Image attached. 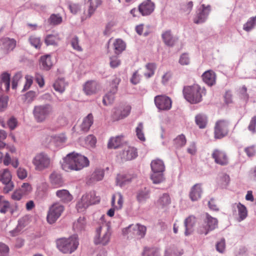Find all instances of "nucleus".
I'll return each mask as SVG.
<instances>
[{"label":"nucleus","instance_id":"4d7b16f0","mask_svg":"<svg viewBox=\"0 0 256 256\" xmlns=\"http://www.w3.org/2000/svg\"><path fill=\"white\" fill-rule=\"evenodd\" d=\"M50 22L54 25H57L62 22V18L59 14H52L50 18Z\"/></svg>","mask_w":256,"mask_h":256},{"label":"nucleus","instance_id":"e433bc0d","mask_svg":"<svg viewBox=\"0 0 256 256\" xmlns=\"http://www.w3.org/2000/svg\"><path fill=\"white\" fill-rule=\"evenodd\" d=\"M12 174L8 168H4L0 170V182L3 183H7L12 180Z\"/></svg>","mask_w":256,"mask_h":256},{"label":"nucleus","instance_id":"a878e982","mask_svg":"<svg viewBox=\"0 0 256 256\" xmlns=\"http://www.w3.org/2000/svg\"><path fill=\"white\" fill-rule=\"evenodd\" d=\"M123 203V196L120 192H116L112 195L111 202L112 207H114L116 210H121Z\"/></svg>","mask_w":256,"mask_h":256},{"label":"nucleus","instance_id":"79ce46f5","mask_svg":"<svg viewBox=\"0 0 256 256\" xmlns=\"http://www.w3.org/2000/svg\"><path fill=\"white\" fill-rule=\"evenodd\" d=\"M150 178L154 184H158L164 180L163 172H152Z\"/></svg>","mask_w":256,"mask_h":256},{"label":"nucleus","instance_id":"a211bd4d","mask_svg":"<svg viewBox=\"0 0 256 256\" xmlns=\"http://www.w3.org/2000/svg\"><path fill=\"white\" fill-rule=\"evenodd\" d=\"M154 9V4L150 0L143 2L138 6L139 12L144 16L150 14Z\"/></svg>","mask_w":256,"mask_h":256},{"label":"nucleus","instance_id":"680f3d73","mask_svg":"<svg viewBox=\"0 0 256 256\" xmlns=\"http://www.w3.org/2000/svg\"><path fill=\"white\" fill-rule=\"evenodd\" d=\"M24 195L29 194L32 190V186L30 184L24 183L20 188L19 189Z\"/></svg>","mask_w":256,"mask_h":256},{"label":"nucleus","instance_id":"bf43d9fd","mask_svg":"<svg viewBox=\"0 0 256 256\" xmlns=\"http://www.w3.org/2000/svg\"><path fill=\"white\" fill-rule=\"evenodd\" d=\"M122 108V112L120 114L116 115V118L118 119H122L127 116L130 111L131 108L130 106H126Z\"/></svg>","mask_w":256,"mask_h":256},{"label":"nucleus","instance_id":"bb28decb","mask_svg":"<svg viewBox=\"0 0 256 256\" xmlns=\"http://www.w3.org/2000/svg\"><path fill=\"white\" fill-rule=\"evenodd\" d=\"M56 196L64 203H68L73 199L72 196L66 190H60L56 191Z\"/></svg>","mask_w":256,"mask_h":256},{"label":"nucleus","instance_id":"6e6552de","mask_svg":"<svg viewBox=\"0 0 256 256\" xmlns=\"http://www.w3.org/2000/svg\"><path fill=\"white\" fill-rule=\"evenodd\" d=\"M64 210V206L59 204L54 203L52 205L48 212L46 220L50 224L54 223L56 220L60 217Z\"/></svg>","mask_w":256,"mask_h":256},{"label":"nucleus","instance_id":"49530a36","mask_svg":"<svg viewBox=\"0 0 256 256\" xmlns=\"http://www.w3.org/2000/svg\"><path fill=\"white\" fill-rule=\"evenodd\" d=\"M136 134L137 138L142 142L146 140L144 132V126L142 122H139L136 128Z\"/></svg>","mask_w":256,"mask_h":256},{"label":"nucleus","instance_id":"8fccbe9b","mask_svg":"<svg viewBox=\"0 0 256 256\" xmlns=\"http://www.w3.org/2000/svg\"><path fill=\"white\" fill-rule=\"evenodd\" d=\"M174 142L176 148L182 147L186 144V137L184 134H180L175 138Z\"/></svg>","mask_w":256,"mask_h":256},{"label":"nucleus","instance_id":"4c0bfd02","mask_svg":"<svg viewBox=\"0 0 256 256\" xmlns=\"http://www.w3.org/2000/svg\"><path fill=\"white\" fill-rule=\"evenodd\" d=\"M0 84L2 86H4L6 91H8L10 86V75L7 72L1 74Z\"/></svg>","mask_w":256,"mask_h":256},{"label":"nucleus","instance_id":"09e8293b","mask_svg":"<svg viewBox=\"0 0 256 256\" xmlns=\"http://www.w3.org/2000/svg\"><path fill=\"white\" fill-rule=\"evenodd\" d=\"M96 143V138L92 134L88 136L85 138V144L88 148H94Z\"/></svg>","mask_w":256,"mask_h":256},{"label":"nucleus","instance_id":"c9c22d12","mask_svg":"<svg viewBox=\"0 0 256 256\" xmlns=\"http://www.w3.org/2000/svg\"><path fill=\"white\" fill-rule=\"evenodd\" d=\"M150 190L144 188L138 191L136 196L138 201L140 203L144 202L150 198Z\"/></svg>","mask_w":256,"mask_h":256},{"label":"nucleus","instance_id":"a18cd8bd","mask_svg":"<svg viewBox=\"0 0 256 256\" xmlns=\"http://www.w3.org/2000/svg\"><path fill=\"white\" fill-rule=\"evenodd\" d=\"M60 40L58 34H49L46 36L44 42L47 46L57 45Z\"/></svg>","mask_w":256,"mask_h":256},{"label":"nucleus","instance_id":"f03ea898","mask_svg":"<svg viewBox=\"0 0 256 256\" xmlns=\"http://www.w3.org/2000/svg\"><path fill=\"white\" fill-rule=\"evenodd\" d=\"M183 94L186 100L191 104H197L200 102L202 97L206 94L204 88H201L198 84L185 86Z\"/></svg>","mask_w":256,"mask_h":256},{"label":"nucleus","instance_id":"2eb2a0df","mask_svg":"<svg viewBox=\"0 0 256 256\" xmlns=\"http://www.w3.org/2000/svg\"><path fill=\"white\" fill-rule=\"evenodd\" d=\"M104 175V172L103 169L100 168H96L91 174L87 176L86 182L90 185L102 180Z\"/></svg>","mask_w":256,"mask_h":256},{"label":"nucleus","instance_id":"393cba45","mask_svg":"<svg viewBox=\"0 0 256 256\" xmlns=\"http://www.w3.org/2000/svg\"><path fill=\"white\" fill-rule=\"evenodd\" d=\"M232 208L234 210L235 212L236 208L238 210V220L239 222L244 220L247 217L248 211L246 207L244 205L241 204L240 203H236L232 204Z\"/></svg>","mask_w":256,"mask_h":256},{"label":"nucleus","instance_id":"9d476101","mask_svg":"<svg viewBox=\"0 0 256 256\" xmlns=\"http://www.w3.org/2000/svg\"><path fill=\"white\" fill-rule=\"evenodd\" d=\"M204 222L206 224L205 226H200L198 228V232L200 234L206 235L210 232L215 230L218 227V220L208 213L206 214Z\"/></svg>","mask_w":256,"mask_h":256},{"label":"nucleus","instance_id":"13d9d810","mask_svg":"<svg viewBox=\"0 0 256 256\" xmlns=\"http://www.w3.org/2000/svg\"><path fill=\"white\" fill-rule=\"evenodd\" d=\"M30 222V216L28 215L24 216L18 220V224L22 228H24L25 226Z\"/></svg>","mask_w":256,"mask_h":256},{"label":"nucleus","instance_id":"423d86ee","mask_svg":"<svg viewBox=\"0 0 256 256\" xmlns=\"http://www.w3.org/2000/svg\"><path fill=\"white\" fill-rule=\"evenodd\" d=\"M100 202V198L96 196V192L91 191L82 196L77 201L76 208L78 212H84L90 205Z\"/></svg>","mask_w":256,"mask_h":256},{"label":"nucleus","instance_id":"e2e57ef3","mask_svg":"<svg viewBox=\"0 0 256 256\" xmlns=\"http://www.w3.org/2000/svg\"><path fill=\"white\" fill-rule=\"evenodd\" d=\"M9 250V248L6 244L0 242V256H7Z\"/></svg>","mask_w":256,"mask_h":256},{"label":"nucleus","instance_id":"7c9ffc66","mask_svg":"<svg viewBox=\"0 0 256 256\" xmlns=\"http://www.w3.org/2000/svg\"><path fill=\"white\" fill-rule=\"evenodd\" d=\"M68 83L66 82L64 78H58L54 82L53 84V88L57 92L62 94L63 93Z\"/></svg>","mask_w":256,"mask_h":256},{"label":"nucleus","instance_id":"a19ab883","mask_svg":"<svg viewBox=\"0 0 256 256\" xmlns=\"http://www.w3.org/2000/svg\"><path fill=\"white\" fill-rule=\"evenodd\" d=\"M86 226V220L84 217H80L74 223L73 228L76 231H80L84 229Z\"/></svg>","mask_w":256,"mask_h":256},{"label":"nucleus","instance_id":"473e14b6","mask_svg":"<svg viewBox=\"0 0 256 256\" xmlns=\"http://www.w3.org/2000/svg\"><path fill=\"white\" fill-rule=\"evenodd\" d=\"M132 177L129 174H119L117 176L116 184L122 187L131 182Z\"/></svg>","mask_w":256,"mask_h":256},{"label":"nucleus","instance_id":"39448f33","mask_svg":"<svg viewBox=\"0 0 256 256\" xmlns=\"http://www.w3.org/2000/svg\"><path fill=\"white\" fill-rule=\"evenodd\" d=\"M53 108L50 104L38 105L34 106L32 114L34 120L38 123H42L52 114Z\"/></svg>","mask_w":256,"mask_h":256},{"label":"nucleus","instance_id":"6ab92c4d","mask_svg":"<svg viewBox=\"0 0 256 256\" xmlns=\"http://www.w3.org/2000/svg\"><path fill=\"white\" fill-rule=\"evenodd\" d=\"M212 157L216 164L225 165L228 163V159L226 153L220 150L216 149L212 154Z\"/></svg>","mask_w":256,"mask_h":256},{"label":"nucleus","instance_id":"37998d69","mask_svg":"<svg viewBox=\"0 0 256 256\" xmlns=\"http://www.w3.org/2000/svg\"><path fill=\"white\" fill-rule=\"evenodd\" d=\"M195 121L200 128H204L206 125L207 118L204 114H198L196 116Z\"/></svg>","mask_w":256,"mask_h":256},{"label":"nucleus","instance_id":"f257e3e1","mask_svg":"<svg viewBox=\"0 0 256 256\" xmlns=\"http://www.w3.org/2000/svg\"><path fill=\"white\" fill-rule=\"evenodd\" d=\"M89 165L90 161L87 157L72 152L64 158L62 168L66 172L78 171L88 166Z\"/></svg>","mask_w":256,"mask_h":256},{"label":"nucleus","instance_id":"412c9836","mask_svg":"<svg viewBox=\"0 0 256 256\" xmlns=\"http://www.w3.org/2000/svg\"><path fill=\"white\" fill-rule=\"evenodd\" d=\"M49 179L51 185L55 188L62 186L64 184L61 174L56 172H52L50 175Z\"/></svg>","mask_w":256,"mask_h":256},{"label":"nucleus","instance_id":"4be33fe9","mask_svg":"<svg viewBox=\"0 0 256 256\" xmlns=\"http://www.w3.org/2000/svg\"><path fill=\"white\" fill-rule=\"evenodd\" d=\"M98 90V84L96 81L89 80L86 82L83 86V90L86 95L95 94Z\"/></svg>","mask_w":256,"mask_h":256},{"label":"nucleus","instance_id":"dca6fc26","mask_svg":"<svg viewBox=\"0 0 256 256\" xmlns=\"http://www.w3.org/2000/svg\"><path fill=\"white\" fill-rule=\"evenodd\" d=\"M119 154L122 160H130L137 157L138 152L134 147L127 146L124 148Z\"/></svg>","mask_w":256,"mask_h":256},{"label":"nucleus","instance_id":"de8ad7c7","mask_svg":"<svg viewBox=\"0 0 256 256\" xmlns=\"http://www.w3.org/2000/svg\"><path fill=\"white\" fill-rule=\"evenodd\" d=\"M155 70L154 65H145L144 74L146 78H150L154 74Z\"/></svg>","mask_w":256,"mask_h":256},{"label":"nucleus","instance_id":"cd10ccee","mask_svg":"<svg viewBox=\"0 0 256 256\" xmlns=\"http://www.w3.org/2000/svg\"><path fill=\"white\" fill-rule=\"evenodd\" d=\"M184 254V250L177 246H170L165 250L164 256H181Z\"/></svg>","mask_w":256,"mask_h":256},{"label":"nucleus","instance_id":"5fc2aeb1","mask_svg":"<svg viewBox=\"0 0 256 256\" xmlns=\"http://www.w3.org/2000/svg\"><path fill=\"white\" fill-rule=\"evenodd\" d=\"M31 44L36 48H40L42 45V42L40 38L35 36H30L29 38Z\"/></svg>","mask_w":256,"mask_h":256},{"label":"nucleus","instance_id":"9b49d317","mask_svg":"<svg viewBox=\"0 0 256 256\" xmlns=\"http://www.w3.org/2000/svg\"><path fill=\"white\" fill-rule=\"evenodd\" d=\"M121 80L120 78L116 77L110 83V89L108 92L106 94L103 98V103L105 105H108L112 103L114 100V95L118 91V86Z\"/></svg>","mask_w":256,"mask_h":256},{"label":"nucleus","instance_id":"b1692460","mask_svg":"<svg viewBox=\"0 0 256 256\" xmlns=\"http://www.w3.org/2000/svg\"><path fill=\"white\" fill-rule=\"evenodd\" d=\"M202 10L198 14L194 20L196 24H200L204 22L210 11V6L208 5L206 6L204 4H202Z\"/></svg>","mask_w":256,"mask_h":256},{"label":"nucleus","instance_id":"20e7f679","mask_svg":"<svg viewBox=\"0 0 256 256\" xmlns=\"http://www.w3.org/2000/svg\"><path fill=\"white\" fill-rule=\"evenodd\" d=\"M112 231L108 224H104L96 230L94 243L96 245L107 246L110 242Z\"/></svg>","mask_w":256,"mask_h":256},{"label":"nucleus","instance_id":"f3484780","mask_svg":"<svg viewBox=\"0 0 256 256\" xmlns=\"http://www.w3.org/2000/svg\"><path fill=\"white\" fill-rule=\"evenodd\" d=\"M16 43L14 39L8 38H2L0 40V49L2 50L4 53H8L14 48Z\"/></svg>","mask_w":256,"mask_h":256},{"label":"nucleus","instance_id":"338daca9","mask_svg":"<svg viewBox=\"0 0 256 256\" xmlns=\"http://www.w3.org/2000/svg\"><path fill=\"white\" fill-rule=\"evenodd\" d=\"M256 116H254L250 122L249 126H248V129L250 131L252 132L253 134L256 132Z\"/></svg>","mask_w":256,"mask_h":256},{"label":"nucleus","instance_id":"1a4fd4ad","mask_svg":"<svg viewBox=\"0 0 256 256\" xmlns=\"http://www.w3.org/2000/svg\"><path fill=\"white\" fill-rule=\"evenodd\" d=\"M146 228L144 226L137 224H130L122 230L124 234L130 236H136L138 238H142L144 236Z\"/></svg>","mask_w":256,"mask_h":256},{"label":"nucleus","instance_id":"603ef678","mask_svg":"<svg viewBox=\"0 0 256 256\" xmlns=\"http://www.w3.org/2000/svg\"><path fill=\"white\" fill-rule=\"evenodd\" d=\"M70 44L72 48L78 51V52H82V48L80 45L79 40L77 36H74L71 40Z\"/></svg>","mask_w":256,"mask_h":256},{"label":"nucleus","instance_id":"3c124183","mask_svg":"<svg viewBox=\"0 0 256 256\" xmlns=\"http://www.w3.org/2000/svg\"><path fill=\"white\" fill-rule=\"evenodd\" d=\"M256 24V16L251 18L244 26V30L248 32Z\"/></svg>","mask_w":256,"mask_h":256},{"label":"nucleus","instance_id":"864d4df0","mask_svg":"<svg viewBox=\"0 0 256 256\" xmlns=\"http://www.w3.org/2000/svg\"><path fill=\"white\" fill-rule=\"evenodd\" d=\"M6 124L10 130H14L18 126V121L14 116H11L7 121Z\"/></svg>","mask_w":256,"mask_h":256},{"label":"nucleus","instance_id":"f8f14e48","mask_svg":"<svg viewBox=\"0 0 256 256\" xmlns=\"http://www.w3.org/2000/svg\"><path fill=\"white\" fill-rule=\"evenodd\" d=\"M102 4V0H88L86 4V8L84 12L82 20H83L91 17Z\"/></svg>","mask_w":256,"mask_h":256},{"label":"nucleus","instance_id":"6e6d98bb","mask_svg":"<svg viewBox=\"0 0 256 256\" xmlns=\"http://www.w3.org/2000/svg\"><path fill=\"white\" fill-rule=\"evenodd\" d=\"M8 97L6 96H2L0 98V112L4 111L8 107Z\"/></svg>","mask_w":256,"mask_h":256},{"label":"nucleus","instance_id":"4468645a","mask_svg":"<svg viewBox=\"0 0 256 256\" xmlns=\"http://www.w3.org/2000/svg\"><path fill=\"white\" fill-rule=\"evenodd\" d=\"M228 124L224 120H220L216 122L214 126V138H221L226 136L228 132Z\"/></svg>","mask_w":256,"mask_h":256},{"label":"nucleus","instance_id":"ea45409f","mask_svg":"<svg viewBox=\"0 0 256 256\" xmlns=\"http://www.w3.org/2000/svg\"><path fill=\"white\" fill-rule=\"evenodd\" d=\"M10 209L9 202L6 200L4 196L0 195V212L4 214Z\"/></svg>","mask_w":256,"mask_h":256},{"label":"nucleus","instance_id":"69168bd1","mask_svg":"<svg viewBox=\"0 0 256 256\" xmlns=\"http://www.w3.org/2000/svg\"><path fill=\"white\" fill-rule=\"evenodd\" d=\"M226 248V243L224 239H222L216 244V249L220 253H223Z\"/></svg>","mask_w":256,"mask_h":256},{"label":"nucleus","instance_id":"72a5a7b5","mask_svg":"<svg viewBox=\"0 0 256 256\" xmlns=\"http://www.w3.org/2000/svg\"><path fill=\"white\" fill-rule=\"evenodd\" d=\"M171 200L168 194L164 193L160 196L157 201V205L160 208H165L170 204Z\"/></svg>","mask_w":256,"mask_h":256},{"label":"nucleus","instance_id":"aec40b11","mask_svg":"<svg viewBox=\"0 0 256 256\" xmlns=\"http://www.w3.org/2000/svg\"><path fill=\"white\" fill-rule=\"evenodd\" d=\"M202 193V185L200 184H196L190 188L189 196L192 201H197L201 198Z\"/></svg>","mask_w":256,"mask_h":256},{"label":"nucleus","instance_id":"c03bdc74","mask_svg":"<svg viewBox=\"0 0 256 256\" xmlns=\"http://www.w3.org/2000/svg\"><path fill=\"white\" fill-rule=\"evenodd\" d=\"M122 144V136H118L115 138H111L108 142V148H116Z\"/></svg>","mask_w":256,"mask_h":256},{"label":"nucleus","instance_id":"0eeeda50","mask_svg":"<svg viewBox=\"0 0 256 256\" xmlns=\"http://www.w3.org/2000/svg\"><path fill=\"white\" fill-rule=\"evenodd\" d=\"M32 163L36 170L42 171L52 166V161L48 154L41 152L34 158Z\"/></svg>","mask_w":256,"mask_h":256},{"label":"nucleus","instance_id":"ddd939ff","mask_svg":"<svg viewBox=\"0 0 256 256\" xmlns=\"http://www.w3.org/2000/svg\"><path fill=\"white\" fill-rule=\"evenodd\" d=\"M154 100L156 106L160 110H168L172 107V100L166 96H155Z\"/></svg>","mask_w":256,"mask_h":256},{"label":"nucleus","instance_id":"5701e85b","mask_svg":"<svg viewBox=\"0 0 256 256\" xmlns=\"http://www.w3.org/2000/svg\"><path fill=\"white\" fill-rule=\"evenodd\" d=\"M196 222V218L193 216H190L185 219L184 225L185 227L184 235L186 236H188L192 234Z\"/></svg>","mask_w":256,"mask_h":256},{"label":"nucleus","instance_id":"7ed1b4c3","mask_svg":"<svg viewBox=\"0 0 256 256\" xmlns=\"http://www.w3.org/2000/svg\"><path fill=\"white\" fill-rule=\"evenodd\" d=\"M57 248L64 254H71L78 248V242L76 236L68 238H60L56 241Z\"/></svg>","mask_w":256,"mask_h":256},{"label":"nucleus","instance_id":"c85d7f7f","mask_svg":"<svg viewBox=\"0 0 256 256\" xmlns=\"http://www.w3.org/2000/svg\"><path fill=\"white\" fill-rule=\"evenodd\" d=\"M94 123V117L92 114H89L84 118L80 126V130L84 132H87Z\"/></svg>","mask_w":256,"mask_h":256},{"label":"nucleus","instance_id":"052dcab7","mask_svg":"<svg viewBox=\"0 0 256 256\" xmlns=\"http://www.w3.org/2000/svg\"><path fill=\"white\" fill-rule=\"evenodd\" d=\"M16 174L18 178L24 180L28 176V171L26 168L20 167L16 170Z\"/></svg>","mask_w":256,"mask_h":256},{"label":"nucleus","instance_id":"f704fd0d","mask_svg":"<svg viewBox=\"0 0 256 256\" xmlns=\"http://www.w3.org/2000/svg\"><path fill=\"white\" fill-rule=\"evenodd\" d=\"M162 38L164 43L170 46L174 45L176 40L171 34L170 31L166 30L162 34Z\"/></svg>","mask_w":256,"mask_h":256},{"label":"nucleus","instance_id":"774afa93","mask_svg":"<svg viewBox=\"0 0 256 256\" xmlns=\"http://www.w3.org/2000/svg\"><path fill=\"white\" fill-rule=\"evenodd\" d=\"M36 96V94L34 92L30 91L28 92L25 95L26 100L28 102L30 103L34 100Z\"/></svg>","mask_w":256,"mask_h":256},{"label":"nucleus","instance_id":"0e129e2a","mask_svg":"<svg viewBox=\"0 0 256 256\" xmlns=\"http://www.w3.org/2000/svg\"><path fill=\"white\" fill-rule=\"evenodd\" d=\"M140 76L138 74V71L134 72L130 78V82L134 85H136L140 83Z\"/></svg>","mask_w":256,"mask_h":256},{"label":"nucleus","instance_id":"c756f323","mask_svg":"<svg viewBox=\"0 0 256 256\" xmlns=\"http://www.w3.org/2000/svg\"><path fill=\"white\" fill-rule=\"evenodd\" d=\"M152 172H163L165 170L164 162L160 159H156L152 161L150 164Z\"/></svg>","mask_w":256,"mask_h":256},{"label":"nucleus","instance_id":"58836bf2","mask_svg":"<svg viewBox=\"0 0 256 256\" xmlns=\"http://www.w3.org/2000/svg\"><path fill=\"white\" fill-rule=\"evenodd\" d=\"M115 54H119L125 50L126 44L120 39H116L113 44Z\"/></svg>","mask_w":256,"mask_h":256},{"label":"nucleus","instance_id":"2f4dec72","mask_svg":"<svg viewBox=\"0 0 256 256\" xmlns=\"http://www.w3.org/2000/svg\"><path fill=\"white\" fill-rule=\"evenodd\" d=\"M204 82L208 86H212L216 82V75L212 70H208L202 76Z\"/></svg>","mask_w":256,"mask_h":256}]
</instances>
